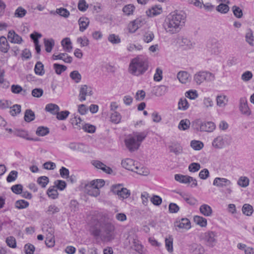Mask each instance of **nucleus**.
<instances>
[{"instance_id": "obj_7", "label": "nucleus", "mask_w": 254, "mask_h": 254, "mask_svg": "<svg viewBox=\"0 0 254 254\" xmlns=\"http://www.w3.org/2000/svg\"><path fill=\"white\" fill-rule=\"evenodd\" d=\"M121 164L125 169L141 174L140 172L137 171L138 167L135 166V162L132 159L129 158L126 159L122 161Z\"/></svg>"}, {"instance_id": "obj_41", "label": "nucleus", "mask_w": 254, "mask_h": 254, "mask_svg": "<svg viewBox=\"0 0 254 254\" xmlns=\"http://www.w3.org/2000/svg\"><path fill=\"white\" fill-rule=\"evenodd\" d=\"M154 38V34L152 31L145 32L143 37V40L146 43L151 42Z\"/></svg>"}, {"instance_id": "obj_29", "label": "nucleus", "mask_w": 254, "mask_h": 254, "mask_svg": "<svg viewBox=\"0 0 254 254\" xmlns=\"http://www.w3.org/2000/svg\"><path fill=\"white\" fill-rule=\"evenodd\" d=\"M179 194L182 198L189 204L194 205L196 202V200L192 196L189 195L188 194L180 192Z\"/></svg>"}, {"instance_id": "obj_37", "label": "nucleus", "mask_w": 254, "mask_h": 254, "mask_svg": "<svg viewBox=\"0 0 254 254\" xmlns=\"http://www.w3.org/2000/svg\"><path fill=\"white\" fill-rule=\"evenodd\" d=\"M249 179L245 176H242L238 180L237 184L239 186L243 188H246L249 185Z\"/></svg>"}, {"instance_id": "obj_62", "label": "nucleus", "mask_w": 254, "mask_h": 254, "mask_svg": "<svg viewBox=\"0 0 254 254\" xmlns=\"http://www.w3.org/2000/svg\"><path fill=\"white\" fill-rule=\"evenodd\" d=\"M232 10L234 15L237 18H241L243 16L242 10L238 6H233Z\"/></svg>"}, {"instance_id": "obj_46", "label": "nucleus", "mask_w": 254, "mask_h": 254, "mask_svg": "<svg viewBox=\"0 0 254 254\" xmlns=\"http://www.w3.org/2000/svg\"><path fill=\"white\" fill-rule=\"evenodd\" d=\"M34 70L37 74L43 75L44 73V66L40 62H37L36 64Z\"/></svg>"}, {"instance_id": "obj_45", "label": "nucleus", "mask_w": 254, "mask_h": 254, "mask_svg": "<svg viewBox=\"0 0 254 254\" xmlns=\"http://www.w3.org/2000/svg\"><path fill=\"white\" fill-rule=\"evenodd\" d=\"M90 183H91V186H94L98 190L103 187L105 185V181L102 179L93 180Z\"/></svg>"}, {"instance_id": "obj_13", "label": "nucleus", "mask_w": 254, "mask_h": 254, "mask_svg": "<svg viewBox=\"0 0 254 254\" xmlns=\"http://www.w3.org/2000/svg\"><path fill=\"white\" fill-rule=\"evenodd\" d=\"M232 184L231 182L226 178L217 177L213 181V185L219 188L228 187Z\"/></svg>"}, {"instance_id": "obj_28", "label": "nucleus", "mask_w": 254, "mask_h": 254, "mask_svg": "<svg viewBox=\"0 0 254 254\" xmlns=\"http://www.w3.org/2000/svg\"><path fill=\"white\" fill-rule=\"evenodd\" d=\"M216 102L217 106L220 107H224L227 104L228 99L225 95H218L216 98Z\"/></svg>"}, {"instance_id": "obj_4", "label": "nucleus", "mask_w": 254, "mask_h": 254, "mask_svg": "<svg viewBox=\"0 0 254 254\" xmlns=\"http://www.w3.org/2000/svg\"><path fill=\"white\" fill-rule=\"evenodd\" d=\"M201 237L205 245L209 248H213L217 243V233L215 231H206L201 234Z\"/></svg>"}, {"instance_id": "obj_33", "label": "nucleus", "mask_w": 254, "mask_h": 254, "mask_svg": "<svg viewBox=\"0 0 254 254\" xmlns=\"http://www.w3.org/2000/svg\"><path fill=\"white\" fill-rule=\"evenodd\" d=\"M35 118V115L31 109H27L25 112L24 120L26 122H30Z\"/></svg>"}, {"instance_id": "obj_20", "label": "nucleus", "mask_w": 254, "mask_h": 254, "mask_svg": "<svg viewBox=\"0 0 254 254\" xmlns=\"http://www.w3.org/2000/svg\"><path fill=\"white\" fill-rule=\"evenodd\" d=\"M7 37L11 43L20 44L22 41V38L16 34L13 30H10L8 32Z\"/></svg>"}, {"instance_id": "obj_14", "label": "nucleus", "mask_w": 254, "mask_h": 254, "mask_svg": "<svg viewBox=\"0 0 254 254\" xmlns=\"http://www.w3.org/2000/svg\"><path fill=\"white\" fill-rule=\"evenodd\" d=\"M228 136H219L215 138L213 142L212 145L217 148H222L225 144V142L228 140Z\"/></svg>"}, {"instance_id": "obj_52", "label": "nucleus", "mask_w": 254, "mask_h": 254, "mask_svg": "<svg viewBox=\"0 0 254 254\" xmlns=\"http://www.w3.org/2000/svg\"><path fill=\"white\" fill-rule=\"evenodd\" d=\"M130 195V191L129 190L126 188H122L121 189V192L119 194V196L123 199L128 198Z\"/></svg>"}, {"instance_id": "obj_25", "label": "nucleus", "mask_w": 254, "mask_h": 254, "mask_svg": "<svg viewBox=\"0 0 254 254\" xmlns=\"http://www.w3.org/2000/svg\"><path fill=\"white\" fill-rule=\"evenodd\" d=\"M135 9V7L133 4H128L123 7L122 11L125 15L129 16L133 14Z\"/></svg>"}, {"instance_id": "obj_27", "label": "nucleus", "mask_w": 254, "mask_h": 254, "mask_svg": "<svg viewBox=\"0 0 254 254\" xmlns=\"http://www.w3.org/2000/svg\"><path fill=\"white\" fill-rule=\"evenodd\" d=\"M200 212L202 214L205 216H210L212 213V208L207 204H202L199 208Z\"/></svg>"}, {"instance_id": "obj_3", "label": "nucleus", "mask_w": 254, "mask_h": 254, "mask_svg": "<svg viewBox=\"0 0 254 254\" xmlns=\"http://www.w3.org/2000/svg\"><path fill=\"white\" fill-rule=\"evenodd\" d=\"M147 62L146 60L137 57L132 60L129 66V71L133 74H140L147 69Z\"/></svg>"}, {"instance_id": "obj_8", "label": "nucleus", "mask_w": 254, "mask_h": 254, "mask_svg": "<svg viewBox=\"0 0 254 254\" xmlns=\"http://www.w3.org/2000/svg\"><path fill=\"white\" fill-rule=\"evenodd\" d=\"M239 109L242 114L247 116H249L252 114L247 100L245 97L241 98L240 100Z\"/></svg>"}, {"instance_id": "obj_30", "label": "nucleus", "mask_w": 254, "mask_h": 254, "mask_svg": "<svg viewBox=\"0 0 254 254\" xmlns=\"http://www.w3.org/2000/svg\"><path fill=\"white\" fill-rule=\"evenodd\" d=\"M194 222L201 227H205L207 226V220L200 216H194L193 217Z\"/></svg>"}, {"instance_id": "obj_55", "label": "nucleus", "mask_w": 254, "mask_h": 254, "mask_svg": "<svg viewBox=\"0 0 254 254\" xmlns=\"http://www.w3.org/2000/svg\"><path fill=\"white\" fill-rule=\"evenodd\" d=\"M122 184L112 185L111 188V191H112L114 194L119 195V193L121 192V189H122Z\"/></svg>"}, {"instance_id": "obj_56", "label": "nucleus", "mask_w": 254, "mask_h": 254, "mask_svg": "<svg viewBox=\"0 0 254 254\" xmlns=\"http://www.w3.org/2000/svg\"><path fill=\"white\" fill-rule=\"evenodd\" d=\"M88 7L85 0H80L78 3V8L81 11H85Z\"/></svg>"}, {"instance_id": "obj_63", "label": "nucleus", "mask_w": 254, "mask_h": 254, "mask_svg": "<svg viewBox=\"0 0 254 254\" xmlns=\"http://www.w3.org/2000/svg\"><path fill=\"white\" fill-rule=\"evenodd\" d=\"M170 151L174 153L176 155H178L182 153V148L179 145H172L170 147Z\"/></svg>"}, {"instance_id": "obj_50", "label": "nucleus", "mask_w": 254, "mask_h": 254, "mask_svg": "<svg viewBox=\"0 0 254 254\" xmlns=\"http://www.w3.org/2000/svg\"><path fill=\"white\" fill-rule=\"evenodd\" d=\"M11 91L15 94H19L21 92H23V95L26 94V90H23L22 88L18 85H12L11 86Z\"/></svg>"}, {"instance_id": "obj_35", "label": "nucleus", "mask_w": 254, "mask_h": 254, "mask_svg": "<svg viewBox=\"0 0 254 254\" xmlns=\"http://www.w3.org/2000/svg\"><path fill=\"white\" fill-rule=\"evenodd\" d=\"M121 118L122 116L121 114L116 111H114L111 113L110 120L113 123H119L121 121Z\"/></svg>"}, {"instance_id": "obj_36", "label": "nucleus", "mask_w": 254, "mask_h": 254, "mask_svg": "<svg viewBox=\"0 0 254 254\" xmlns=\"http://www.w3.org/2000/svg\"><path fill=\"white\" fill-rule=\"evenodd\" d=\"M173 238L172 236H169L168 238L165 239V247L169 253L173 251Z\"/></svg>"}, {"instance_id": "obj_15", "label": "nucleus", "mask_w": 254, "mask_h": 254, "mask_svg": "<svg viewBox=\"0 0 254 254\" xmlns=\"http://www.w3.org/2000/svg\"><path fill=\"white\" fill-rule=\"evenodd\" d=\"M162 8L160 5H154L146 11V15L149 17H154L162 12Z\"/></svg>"}, {"instance_id": "obj_60", "label": "nucleus", "mask_w": 254, "mask_h": 254, "mask_svg": "<svg viewBox=\"0 0 254 254\" xmlns=\"http://www.w3.org/2000/svg\"><path fill=\"white\" fill-rule=\"evenodd\" d=\"M188 169L191 172H196L200 169V165L198 163H192L189 165Z\"/></svg>"}, {"instance_id": "obj_10", "label": "nucleus", "mask_w": 254, "mask_h": 254, "mask_svg": "<svg viewBox=\"0 0 254 254\" xmlns=\"http://www.w3.org/2000/svg\"><path fill=\"white\" fill-rule=\"evenodd\" d=\"M51 60L53 61L56 60H63L65 63L71 64L72 62L73 59L67 54L65 53H60L59 54H54L51 57Z\"/></svg>"}, {"instance_id": "obj_17", "label": "nucleus", "mask_w": 254, "mask_h": 254, "mask_svg": "<svg viewBox=\"0 0 254 254\" xmlns=\"http://www.w3.org/2000/svg\"><path fill=\"white\" fill-rule=\"evenodd\" d=\"M68 147L72 150L78 151L83 152L87 151V147L84 144L81 143H70Z\"/></svg>"}, {"instance_id": "obj_61", "label": "nucleus", "mask_w": 254, "mask_h": 254, "mask_svg": "<svg viewBox=\"0 0 254 254\" xmlns=\"http://www.w3.org/2000/svg\"><path fill=\"white\" fill-rule=\"evenodd\" d=\"M23 187L21 184H17L11 187V190L12 191L17 194L22 193Z\"/></svg>"}, {"instance_id": "obj_51", "label": "nucleus", "mask_w": 254, "mask_h": 254, "mask_svg": "<svg viewBox=\"0 0 254 254\" xmlns=\"http://www.w3.org/2000/svg\"><path fill=\"white\" fill-rule=\"evenodd\" d=\"M10 109L9 113L12 116H16L21 112V106L18 104L14 105Z\"/></svg>"}, {"instance_id": "obj_64", "label": "nucleus", "mask_w": 254, "mask_h": 254, "mask_svg": "<svg viewBox=\"0 0 254 254\" xmlns=\"http://www.w3.org/2000/svg\"><path fill=\"white\" fill-rule=\"evenodd\" d=\"M26 254H33L35 251L34 246L31 244H27L24 247Z\"/></svg>"}, {"instance_id": "obj_32", "label": "nucleus", "mask_w": 254, "mask_h": 254, "mask_svg": "<svg viewBox=\"0 0 254 254\" xmlns=\"http://www.w3.org/2000/svg\"><path fill=\"white\" fill-rule=\"evenodd\" d=\"M189 107V104L185 98H181L180 99L178 102V109L182 111L187 110Z\"/></svg>"}, {"instance_id": "obj_34", "label": "nucleus", "mask_w": 254, "mask_h": 254, "mask_svg": "<svg viewBox=\"0 0 254 254\" xmlns=\"http://www.w3.org/2000/svg\"><path fill=\"white\" fill-rule=\"evenodd\" d=\"M242 210L244 214L248 216H251L254 212L253 206L247 203L244 204Z\"/></svg>"}, {"instance_id": "obj_24", "label": "nucleus", "mask_w": 254, "mask_h": 254, "mask_svg": "<svg viewBox=\"0 0 254 254\" xmlns=\"http://www.w3.org/2000/svg\"><path fill=\"white\" fill-rule=\"evenodd\" d=\"M9 49V44L6 38L4 36L0 37V51L6 53Z\"/></svg>"}, {"instance_id": "obj_9", "label": "nucleus", "mask_w": 254, "mask_h": 254, "mask_svg": "<svg viewBox=\"0 0 254 254\" xmlns=\"http://www.w3.org/2000/svg\"><path fill=\"white\" fill-rule=\"evenodd\" d=\"M144 24V20L141 18H136L131 21L128 24L127 29L130 33H134L139 27Z\"/></svg>"}, {"instance_id": "obj_2", "label": "nucleus", "mask_w": 254, "mask_h": 254, "mask_svg": "<svg viewBox=\"0 0 254 254\" xmlns=\"http://www.w3.org/2000/svg\"><path fill=\"white\" fill-rule=\"evenodd\" d=\"M147 135V133L145 131L134 132L132 136H129L125 140L127 147L131 152L137 150Z\"/></svg>"}, {"instance_id": "obj_11", "label": "nucleus", "mask_w": 254, "mask_h": 254, "mask_svg": "<svg viewBox=\"0 0 254 254\" xmlns=\"http://www.w3.org/2000/svg\"><path fill=\"white\" fill-rule=\"evenodd\" d=\"M131 247L138 254H147L146 250L136 237L133 238Z\"/></svg>"}, {"instance_id": "obj_5", "label": "nucleus", "mask_w": 254, "mask_h": 254, "mask_svg": "<svg viewBox=\"0 0 254 254\" xmlns=\"http://www.w3.org/2000/svg\"><path fill=\"white\" fill-rule=\"evenodd\" d=\"M105 235L103 236L105 241H110L114 239L115 226L111 223H106L102 227Z\"/></svg>"}, {"instance_id": "obj_39", "label": "nucleus", "mask_w": 254, "mask_h": 254, "mask_svg": "<svg viewBox=\"0 0 254 254\" xmlns=\"http://www.w3.org/2000/svg\"><path fill=\"white\" fill-rule=\"evenodd\" d=\"M190 123L189 120H182L178 125V128L180 130H185L190 127Z\"/></svg>"}, {"instance_id": "obj_43", "label": "nucleus", "mask_w": 254, "mask_h": 254, "mask_svg": "<svg viewBox=\"0 0 254 254\" xmlns=\"http://www.w3.org/2000/svg\"><path fill=\"white\" fill-rule=\"evenodd\" d=\"M82 129L88 133H94L96 130V127L89 124H82Z\"/></svg>"}, {"instance_id": "obj_16", "label": "nucleus", "mask_w": 254, "mask_h": 254, "mask_svg": "<svg viewBox=\"0 0 254 254\" xmlns=\"http://www.w3.org/2000/svg\"><path fill=\"white\" fill-rule=\"evenodd\" d=\"M175 226L180 229H185L187 230L190 228V220L186 218H182L180 220H177L175 223Z\"/></svg>"}, {"instance_id": "obj_59", "label": "nucleus", "mask_w": 254, "mask_h": 254, "mask_svg": "<svg viewBox=\"0 0 254 254\" xmlns=\"http://www.w3.org/2000/svg\"><path fill=\"white\" fill-rule=\"evenodd\" d=\"M186 97L191 100H194L198 97V94L196 90H190L185 93Z\"/></svg>"}, {"instance_id": "obj_38", "label": "nucleus", "mask_w": 254, "mask_h": 254, "mask_svg": "<svg viewBox=\"0 0 254 254\" xmlns=\"http://www.w3.org/2000/svg\"><path fill=\"white\" fill-rule=\"evenodd\" d=\"M60 110V107L57 104L49 103V113L51 114L56 116Z\"/></svg>"}, {"instance_id": "obj_22", "label": "nucleus", "mask_w": 254, "mask_h": 254, "mask_svg": "<svg viewBox=\"0 0 254 254\" xmlns=\"http://www.w3.org/2000/svg\"><path fill=\"white\" fill-rule=\"evenodd\" d=\"M78 24L79 26V30L81 32L84 31L88 27L89 24V19L86 17H81L78 20Z\"/></svg>"}, {"instance_id": "obj_58", "label": "nucleus", "mask_w": 254, "mask_h": 254, "mask_svg": "<svg viewBox=\"0 0 254 254\" xmlns=\"http://www.w3.org/2000/svg\"><path fill=\"white\" fill-rule=\"evenodd\" d=\"M55 185L58 189L60 190H63L65 188L66 184L64 181L57 180L55 182Z\"/></svg>"}, {"instance_id": "obj_40", "label": "nucleus", "mask_w": 254, "mask_h": 254, "mask_svg": "<svg viewBox=\"0 0 254 254\" xmlns=\"http://www.w3.org/2000/svg\"><path fill=\"white\" fill-rule=\"evenodd\" d=\"M69 112L67 110L61 112L59 111L58 113L56 116V119L61 121L65 120L69 116Z\"/></svg>"}, {"instance_id": "obj_18", "label": "nucleus", "mask_w": 254, "mask_h": 254, "mask_svg": "<svg viewBox=\"0 0 254 254\" xmlns=\"http://www.w3.org/2000/svg\"><path fill=\"white\" fill-rule=\"evenodd\" d=\"M61 45L63 47V50L67 53H71L73 47L71 40L68 37L64 38L61 41Z\"/></svg>"}, {"instance_id": "obj_12", "label": "nucleus", "mask_w": 254, "mask_h": 254, "mask_svg": "<svg viewBox=\"0 0 254 254\" xmlns=\"http://www.w3.org/2000/svg\"><path fill=\"white\" fill-rule=\"evenodd\" d=\"M198 123L201 131L212 132L215 128V125L212 122H201L198 121Z\"/></svg>"}, {"instance_id": "obj_6", "label": "nucleus", "mask_w": 254, "mask_h": 254, "mask_svg": "<svg viewBox=\"0 0 254 254\" xmlns=\"http://www.w3.org/2000/svg\"><path fill=\"white\" fill-rule=\"evenodd\" d=\"M92 95V90L91 87L86 85H83L80 88L78 99L80 101L83 102L86 100V96Z\"/></svg>"}, {"instance_id": "obj_54", "label": "nucleus", "mask_w": 254, "mask_h": 254, "mask_svg": "<svg viewBox=\"0 0 254 254\" xmlns=\"http://www.w3.org/2000/svg\"><path fill=\"white\" fill-rule=\"evenodd\" d=\"M6 243L9 247L15 248L16 247V240L14 237L9 236L6 239Z\"/></svg>"}, {"instance_id": "obj_57", "label": "nucleus", "mask_w": 254, "mask_h": 254, "mask_svg": "<svg viewBox=\"0 0 254 254\" xmlns=\"http://www.w3.org/2000/svg\"><path fill=\"white\" fill-rule=\"evenodd\" d=\"M56 12L58 14L64 17H68L70 14L69 11L67 9L63 7L57 9Z\"/></svg>"}, {"instance_id": "obj_1", "label": "nucleus", "mask_w": 254, "mask_h": 254, "mask_svg": "<svg viewBox=\"0 0 254 254\" xmlns=\"http://www.w3.org/2000/svg\"><path fill=\"white\" fill-rule=\"evenodd\" d=\"M186 15L182 11L177 10L171 12L164 20L163 24L166 33L174 34L179 33L185 25Z\"/></svg>"}, {"instance_id": "obj_26", "label": "nucleus", "mask_w": 254, "mask_h": 254, "mask_svg": "<svg viewBox=\"0 0 254 254\" xmlns=\"http://www.w3.org/2000/svg\"><path fill=\"white\" fill-rule=\"evenodd\" d=\"M14 134L16 136L20 137H22L23 138H25L27 140H35L37 141L38 139H33L32 138H30L28 137V133L26 130H22V129H17L14 132Z\"/></svg>"}, {"instance_id": "obj_21", "label": "nucleus", "mask_w": 254, "mask_h": 254, "mask_svg": "<svg viewBox=\"0 0 254 254\" xmlns=\"http://www.w3.org/2000/svg\"><path fill=\"white\" fill-rule=\"evenodd\" d=\"M214 77V75L208 71H200L194 76V79H211Z\"/></svg>"}, {"instance_id": "obj_19", "label": "nucleus", "mask_w": 254, "mask_h": 254, "mask_svg": "<svg viewBox=\"0 0 254 254\" xmlns=\"http://www.w3.org/2000/svg\"><path fill=\"white\" fill-rule=\"evenodd\" d=\"M85 189L87 193L89 195L97 197L100 194V190L94 186H91L90 183L85 185Z\"/></svg>"}, {"instance_id": "obj_47", "label": "nucleus", "mask_w": 254, "mask_h": 254, "mask_svg": "<svg viewBox=\"0 0 254 254\" xmlns=\"http://www.w3.org/2000/svg\"><path fill=\"white\" fill-rule=\"evenodd\" d=\"M37 182L41 188H45L48 184V177L46 176L40 177L38 178Z\"/></svg>"}, {"instance_id": "obj_48", "label": "nucleus", "mask_w": 254, "mask_h": 254, "mask_svg": "<svg viewBox=\"0 0 254 254\" xmlns=\"http://www.w3.org/2000/svg\"><path fill=\"white\" fill-rule=\"evenodd\" d=\"M216 10L221 13H226L229 10V7L226 4L220 3L217 6Z\"/></svg>"}, {"instance_id": "obj_53", "label": "nucleus", "mask_w": 254, "mask_h": 254, "mask_svg": "<svg viewBox=\"0 0 254 254\" xmlns=\"http://www.w3.org/2000/svg\"><path fill=\"white\" fill-rule=\"evenodd\" d=\"M18 172L16 171H11L6 178V181L8 183L14 181L17 178Z\"/></svg>"}, {"instance_id": "obj_42", "label": "nucleus", "mask_w": 254, "mask_h": 254, "mask_svg": "<svg viewBox=\"0 0 254 254\" xmlns=\"http://www.w3.org/2000/svg\"><path fill=\"white\" fill-rule=\"evenodd\" d=\"M190 146L195 150H200L203 147V143L198 140H193L190 142Z\"/></svg>"}, {"instance_id": "obj_49", "label": "nucleus", "mask_w": 254, "mask_h": 254, "mask_svg": "<svg viewBox=\"0 0 254 254\" xmlns=\"http://www.w3.org/2000/svg\"><path fill=\"white\" fill-rule=\"evenodd\" d=\"M29 205V203L24 200H18L15 203V206L18 209H23L27 207Z\"/></svg>"}, {"instance_id": "obj_23", "label": "nucleus", "mask_w": 254, "mask_h": 254, "mask_svg": "<svg viewBox=\"0 0 254 254\" xmlns=\"http://www.w3.org/2000/svg\"><path fill=\"white\" fill-rule=\"evenodd\" d=\"M175 179L176 181L183 184L190 183V180H192V177L189 176L181 174H176Z\"/></svg>"}, {"instance_id": "obj_44", "label": "nucleus", "mask_w": 254, "mask_h": 254, "mask_svg": "<svg viewBox=\"0 0 254 254\" xmlns=\"http://www.w3.org/2000/svg\"><path fill=\"white\" fill-rule=\"evenodd\" d=\"M53 66L56 72L58 74L62 73L67 68L66 66L58 64H54Z\"/></svg>"}, {"instance_id": "obj_31", "label": "nucleus", "mask_w": 254, "mask_h": 254, "mask_svg": "<svg viewBox=\"0 0 254 254\" xmlns=\"http://www.w3.org/2000/svg\"><path fill=\"white\" fill-rule=\"evenodd\" d=\"M193 254H207L205 253V249L200 245L194 244L192 245Z\"/></svg>"}]
</instances>
